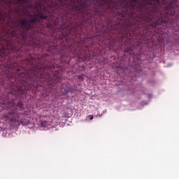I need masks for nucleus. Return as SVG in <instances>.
<instances>
[{
  "mask_svg": "<svg viewBox=\"0 0 179 179\" xmlns=\"http://www.w3.org/2000/svg\"><path fill=\"white\" fill-rule=\"evenodd\" d=\"M16 71H17V73H19V72H20V69H17Z\"/></svg>",
  "mask_w": 179,
  "mask_h": 179,
  "instance_id": "obj_9",
  "label": "nucleus"
},
{
  "mask_svg": "<svg viewBox=\"0 0 179 179\" xmlns=\"http://www.w3.org/2000/svg\"><path fill=\"white\" fill-rule=\"evenodd\" d=\"M98 2L97 17L112 15L116 19L108 22V30L137 31L143 29L145 36L159 33L176 15L174 3H167V0H94Z\"/></svg>",
  "mask_w": 179,
  "mask_h": 179,
  "instance_id": "obj_1",
  "label": "nucleus"
},
{
  "mask_svg": "<svg viewBox=\"0 0 179 179\" xmlns=\"http://www.w3.org/2000/svg\"><path fill=\"white\" fill-rule=\"evenodd\" d=\"M64 37H69V35L68 34L64 35Z\"/></svg>",
  "mask_w": 179,
  "mask_h": 179,
  "instance_id": "obj_10",
  "label": "nucleus"
},
{
  "mask_svg": "<svg viewBox=\"0 0 179 179\" xmlns=\"http://www.w3.org/2000/svg\"><path fill=\"white\" fill-rule=\"evenodd\" d=\"M90 120H93V115H90Z\"/></svg>",
  "mask_w": 179,
  "mask_h": 179,
  "instance_id": "obj_11",
  "label": "nucleus"
},
{
  "mask_svg": "<svg viewBox=\"0 0 179 179\" xmlns=\"http://www.w3.org/2000/svg\"><path fill=\"white\" fill-rule=\"evenodd\" d=\"M31 68L29 72L20 73L18 76V82L14 83V89L19 94H26L27 90L31 89L34 86L36 89H38V80L42 82V85H45L51 81L52 77L51 74L45 71L51 72L54 69V66H49L45 67L43 69L38 66H36L31 63Z\"/></svg>",
  "mask_w": 179,
  "mask_h": 179,
  "instance_id": "obj_3",
  "label": "nucleus"
},
{
  "mask_svg": "<svg viewBox=\"0 0 179 179\" xmlns=\"http://www.w3.org/2000/svg\"><path fill=\"white\" fill-rule=\"evenodd\" d=\"M41 127H47V125H48V122H47L45 120H42L41 122Z\"/></svg>",
  "mask_w": 179,
  "mask_h": 179,
  "instance_id": "obj_6",
  "label": "nucleus"
},
{
  "mask_svg": "<svg viewBox=\"0 0 179 179\" xmlns=\"http://www.w3.org/2000/svg\"><path fill=\"white\" fill-rule=\"evenodd\" d=\"M62 92H64V89L62 90Z\"/></svg>",
  "mask_w": 179,
  "mask_h": 179,
  "instance_id": "obj_13",
  "label": "nucleus"
},
{
  "mask_svg": "<svg viewBox=\"0 0 179 179\" xmlns=\"http://www.w3.org/2000/svg\"><path fill=\"white\" fill-rule=\"evenodd\" d=\"M0 1H5V0H0Z\"/></svg>",
  "mask_w": 179,
  "mask_h": 179,
  "instance_id": "obj_14",
  "label": "nucleus"
},
{
  "mask_svg": "<svg viewBox=\"0 0 179 179\" xmlns=\"http://www.w3.org/2000/svg\"><path fill=\"white\" fill-rule=\"evenodd\" d=\"M17 106L19 107V108H23V102L22 101H20L17 103Z\"/></svg>",
  "mask_w": 179,
  "mask_h": 179,
  "instance_id": "obj_7",
  "label": "nucleus"
},
{
  "mask_svg": "<svg viewBox=\"0 0 179 179\" xmlns=\"http://www.w3.org/2000/svg\"><path fill=\"white\" fill-rule=\"evenodd\" d=\"M33 0H17V5L26 9L27 8H35L36 10L40 9H54L61 10L60 16L69 22V27L72 30L73 23H76V19H82L84 23H89L92 17L96 18L99 13V2L94 0H39V3H35L30 6Z\"/></svg>",
  "mask_w": 179,
  "mask_h": 179,
  "instance_id": "obj_2",
  "label": "nucleus"
},
{
  "mask_svg": "<svg viewBox=\"0 0 179 179\" xmlns=\"http://www.w3.org/2000/svg\"><path fill=\"white\" fill-rule=\"evenodd\" d=\"M34 58L31 57V61H34Z\"/></svg>",
  "mask_w": 179,
  "mask_h": 179,
  "instance_id": "obj_12",
  "label": "nucleus"
},
{
  "mask_svg": "<svg viewBox=\"0 0 179 179\" xmlns=\"http://www.w3.org/2000/svg\"><path fill=\"white\" fill-rule=\"evenodd\" d=\"M6 120L14 124L15 125H28L29 120L26 119V114L24 113H17L12 109L6 115Z\"/></svg>",
  "mask_w": 179,
  "mask_h": 179,
  "instance_id": "obj_4",
  "label": "nucleus"
},
{
  "mask_svg": "<svg viewBox=\"0 0 179 179\" xmlns=\"http://www.w3.org/2000/svg\"><path fill=\"white\" fill-rule=\"evenodd\" d=\"M46 26H47L48 29H54V24H52V22H51L50 20H47Z\"/></svg>",
  "mask_w": 179,
  "mask_h": 179,
  "instance_id": "obj_5",
  "label": "nucleus"
},
{
  "mask_svg": "<svg viewBox=\"0 0 179 179\" xmlns=\"http://www.w3.org/2000/svg\"><path fill=\"white\" fill-rule=\"evenodd\" d=\"M68 93H69V90L64 89V94L65 96H68Z\"/></svg>",
  "mask_w": 179,
  "mask_h": 179,
  "instance_id": "obj_8",
  "label": "nucleus"
}]
</instances>
